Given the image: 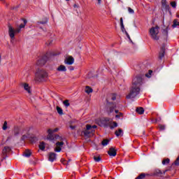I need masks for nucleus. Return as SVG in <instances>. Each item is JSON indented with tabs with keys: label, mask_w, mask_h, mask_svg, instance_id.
Instances as JSON below:
<instances>
[{
	"label": "nucleus",
	"mask_w": 179,
	"mask_h": 179,
	"mask_svg": "<svg viewBox=\"0 0 179 179\" xmlns=\"http://www.w3.org/2000/svg\"><path fill=\"white\" fill-rule=\"evenodd\" d=\"M143 76H136L132 80V87L130 90V92L127 95V99H135L138 94L141 92V86L143 85Z\"/></svg>",
	"instance_id": "nucleus-1"
},
{
	"label": "nucleus",
	"mask_w": 179,
	"mask_h": 179,
	"mask_svg": "<svg viewBox=\"0 0 179 179\" xmlns=\"http://www.w3.org/2000/svg\"><path fill=\"white\" fill-rule=\"evenodd\" d=\"M59 129L56 128L55 129H49L48 130V136L46 138V139H48V141H50V142H53V143H55V142L56 141V147L55 148V152H59L62 150V146H64V145L65 144L64 143V138H62V136H60L59 135H53L52 134H54V132H58Z\"/></svg>",
	"instance_id": "nucleus-2"
},
{
	"label": "nucleus",
	"mask_w": 179,
	"mask_h": 179,
	"mask_svg": "<svg viewBox=\"0 0 179 179\" xmlns=\"http://www.w3.org/2000/svg\"><path fill=\"white\" fill-rule=\"evenodd\" d=\"M23 24H20L17 28L15 29L13 27L9 25L8 26V36L11 38V40H15V36L16 34H19L20 31H22V29H24L26 27V24H27V20L23 19Z\"/></svg>",
	"instance_id": "nucleus-3"
},
{
	"label": "nucleus",
	"mask_w": 179,
	"mask_h": 179,
	"mask_svg": "<svg viewBox=\"0 0 179 179\" xmlns=\"http://www.w3.org/2000/svg\"><path fill=\"white\" fill-rule=\"evenodd\" d=\"M150 36L155 41L160 40V27L159 26L152 27L149 31Z\"/></svg>",
	"instance_id": "nucleus-4"
},
{
	"label": "nucleus",
	"mask_w": 179,
	"mask_h": 179,
	"mask_svg": "<svg viewBox=\"0 0 179 179\" xmlns=\"http://www.w3.org/2000/svg\"><path fill=\"white\" fill-rule=\"evenodd\" d=\"M97 128V126L96 125H90V124H87L86 125V129L83 131L82 134L85 135L87 137L92 136L93 135V133L94 132V129Z\"/></svg>",
	"instance_id": "nucleus-5"
},
{
	"label": "nucleus",
	"mask_w": 179,
	"mask_h": 179,
	"mask_svg": "<svg viewBox=\"0 0 179 179\" xmlns=\"http://www.w3.org/2000/svg\"><path fill=\"white\" fill-rule=\"evenodd\" d=\"M35 76L37 80H44V79H46L48 75L47 74V72H45V71L44 70H38V71L35 74Z\"/></svg>",
	"instance_id": "nucleus-6"
},
{
	"label": "nucleus",
	"mask_w": 179,
	"mask_h": 179,
	"mask_svg": "<svg viewBox=\"0 0 179 179\" xmlns=\"http://www.w3.org/2000/svg\"><path fill=\"white\" fill-rule=\"evenodd\" d=\"M120 27L121 30L123 33H125L127 37L129 38V40L132 43V40L131 39V36H129V34L128 32H127V30H125V27L124 26V20H122V17L120 18Z\"/></svg>",
	"instance_id": "nucleus-7"
},
{
	"label": "nucleus",
	"mask_w": 179,
	"mask_h": 179,
	"mask_svg": "<svg viewBox=\"0 0 179 179\" xmlns=\"http://www.w3.org/2000/svg\"><path fill=\"white\" fill-rule=\"evenodd\" d=\"M75 62V59L72 56H69L64 60V64L66 65H72Z\"/></svg>",
	"instance_id": "nucleus-8"
},
{
	"label": "nucleus",
	"mask_w": 179,
	"mask_h": 179,
	"mask_svg": "<svg viewBox=\"0 0 179 179\" xmlns=\"http://www.w3.org/2000/svg\"><path fill=\"white\" fill-rule=\"evenodd\" d=\"M108 154L111 157H115V156H117V151L115 150V149L110 148L108 151Z\"/></svg>",
	"instance_id": "nucleus-9"
},
{
	"label": "nucleus",
	"mask_w": 179,
	"mask_h": 179,
	"mask_svg": "<svg viewBox=\"0 0 179 179\" xmlns=\"http://www.w3.org/2000/svg\"><path fill=\"white\" fill-rule=\"evenodd\" d=\"M48 157L49 162H55L57 160V154L54 152H50Z\"/></svg>",
	"instance_id": "nucleus-10"
},
{
	"label": "nucleus",
	"mask_w": 179,
	"mask_h": 179,
	"mask_svg": "<svg viewBox=\"0 0 179 179\" xmlns=\"http://www.w3.org/2000/svg\"><path fill=\"white\" fill-rule=\"evenodd\" d=\"M22 86H23L24 90H26V92H27V93H29V94L31 93V91L30 90V86H29V84L23 83Z\"/></svg>",
	"instance_id": "nucleus-11"
},
{
	"label": "nucleus",
	"mask_w": 179,
	"mask_h": 179,
	"mask_svg": "<svg viewBox=\"0 0 179 179\" xmlns=\"http://www.w3.org/2000/svg\"><path fill=\"white\" fill-rule=\"evenodd\" d=\"M14 135L17 136L20 134H22V131H20V127L16 126L14 127L13 130Z\"/></svg>",
	"instance_id": "nucleus-12"
},
{
	"label": "nucleus",
	"mask_w": 179,
	"mask_h": 179,
	"mask_svg": "<svg viewBox=\"0 0 179 179\" xmlns=\"http://www.w3.org/2000/svg\"><path fill=\"white\" fill-rule=\"evenodd\" d=\"M166 171H162L160 169H156L154 172V176H162V174H164Z\"/></svg>",
	"instance_id": "nucleus-13"
},
{
	"label": "nucleus",
	"mask_w": 179,
	"mask_h": 179,
	"mask_svg": "<svg viewBox=\"0 0 179 179\" xmlns=\"http://www.w3.org/2000/svg\"><path fill=\"white\" fill-rule=\"evenodd\" d=\"M57 71L59 72H66V67L64 65H60L58 68H57Z\"/></svg>",
	"instance_id": "nucleus-14"
},
{
	"label": "nucleus",
	"mask_w": 179,
	"mask_h": 179,
	"mask_svg": "<svg viewBox=\"0 0 179 179\" xmlns=\"http://www.w3.org/2000/svg\"><path fill=\"white\" fill-rule=\"evenodd\" d=\"M115 135H116V136H122V135H124V131H122L121 129H119L115 132Z\"/></svg>",
	"instance_id": "nucleus-15"
},
{
	"label": "nucleus",
	"mask_w": 179,
	"mask_h": 179,
	"mask_svg": "<svg viewBox=\"0 0 179 179\" xmlns=\"http://www.w3.org/2000/svg\"><path fill=\"white\" fill-rule=\"evenodd\" d=\"M23 156H24V157H30V156H31V151L30 150H26Z\"/></svg>",
	"instance_id": "nucleus-16"
},
{
	"label": "nucleus",
	"mask_w": 179,
	"mask_h": 179,
	"mask_svg": "<svg viewBox=\"0 0 179 179\" xmlns=\"http://www.w3.org/2000/svg\"><path fill=\"white\" fill-rule=\"evenodd\" d=\"M10 150H11V149L10 147L6 146V147H4V149L3 150L2 153H3V155H6L7 153H9V152H10Z\"/></svg>",
	"instance_id": "nucleus-17"
},
{
	"label": "nucleus",
	"mask_w": 179,
	"mask_h": 179,
	"mask_svg": "<svg viewBox=\"0 0 179 179\" xmlns=\"http://www.w3.org/2000/svg\"><path fill=\"white\" fill-rule=\"evenodd\" d=\"M162 34L165 36V38H167V36H169V27H167L165 29H163Z\"/></svg>",
	"instance_id": "nucleus-18"
},
{
	"label": "nucleus",
	"mask_w": 179,
	"mask_h": 179,
	"mask_svg": "<svg viewBox=\"0 0 179 179\" xmlns=\"http://www.w3.org/2000/svg\"><path fill=\"white\" fill-rule=\"evenodd\" d=\"M85 93L87 94H90V93H93V89L89 86L85 87Z\"/></svg>",
	"instance_id": "nucleus-19"
},
{
	"label": "nucleus",
	"mask_w": 179,
	"mask_h": 179,
	"mask_svg": "<svg viewBox=\"0 0 179 179\" xmlns=\"http://www.w3.org/2000/svg\"><path fill=\"white\" fill-rule=\"evenodd\" d=\"M136 111V113H138V114H140V115H142L145 113V110L142 107L137 108Z\"/></svg>",
	"instance_id": "nucleus-20"
},
{
	"label": "nucleus",
	"mask_w": 179,
	"mask_h": 179,
	"mask_svg": "<svg viewBox=\"0 0 179 179\" xmlns=\"http://www.w3.org/2000/svg\"><path fill=\"white\" fill-rule=\"evenodd\" d=\"M36 64L39 66H43V65H45V60H44L43 59H39V60H38Z\"/></svg>",
	"instance_id": "nucleus-21"
},
{
	"label": "nucleus",
	"mask_w": 179,
	"mask_h": 179,
	"mask_svg": "<svg viewBox=\"0 0 179 179\" xmlns=\"http://www.w3.org/2000/svg\"><path fill=\"white\" fill-rule=\"evenodd\" d=\"M108 143H110V140H108V139H104V140L101 142L102 146H107V145H108Z\"/></svg>",
	"instance_id": "nucleus-22"
},
{
	"label": "nucleus",
	"mask_w": 179,
	"mask_h": 179,
	"mask_svg": "<svg viewBox=\"0 0 179 179\" xmlns=\"http://www.w3.org/2000/svg\"><path fill=\"white\" fill-rule=\"evenodd\" d=\"M57 111L59 115H62L64 114V110H62V108H61L59 106H57Z\"/></svg>",
	"instance_id": "nucleus-23"
},
{
	"label": "nucleus",
	"mask_w": 179,
	"mask_h": 179,
	"mask_svg": "<svg viewBox=\"0 0 179 179\" xmlns=\"http://www.w3.org/2000/svg\"><path fill=\"white\" fill-rule=\"evenodd\" d=\"M162 5L164 9L167 8V1L166 0H162Z\"/></svg>",
	"instance_id": "nucleus-24"
},
{
	"label": "nucleus",
	"mask_w": 179,
	"mask_h": 179,
	"mask_svg": "<svg viewBox=\"0 0 179 179\" xmlns=\"http://www.w3.org/2000/svg\"><path fill=\"white\" fill-rule=\"evenodd\" d=\"M39 148L41 150H44V149H45V143H44V142L41 143L39 145Z\"/></svg>",
	"instance_id": "nucleus-25"
},
{
	"label": "nucleus",
	"mask_w": 179,
	"mask_h": 179,
	"mask_svg": "<svg viewBox=\"0 0 179 179\" xmlns=\"http://www.w3.org/2000/svg\"><path fill=\"white\" fill-rule=\"evenodd\" d=\"M118 127V124L116 122H113V125L110 126V129H114V128H117Z\"/></svg>",
	"instance_id": "nucleus-26"
},
{
	"label": "nucleus",
	"mask_w": 179,
	"mask_h": 179,
	"mask_svg": "<svg viewBox=\"0 0 179 179\" xmlns=\"http://www.w3.org/2000/svg\"><path fill=\"white\" fill-rule=\"evenodd\" d=\"M3 130L6 131L8 129V122L5 121L3 125Z\"/></svg>",
	"instance_id": "nucleus-27"
},
{
	"label": "nucleus",
	"mask_w": 179,
	"mask_h": 179,
	"mask_svg": "<svg viewBox=\"0 0 179 179\" xmlns=\"http://www.w3.org/2000/svg\"><path fill=\"white\" fill-rule=\"evenodd\" d=\"M169 163H170V159H169V158L164 159L162 161V164H164V166L166 164H169Z\"/></svg>",
	"instance_id": "nucleus-28"
},
{
	"label": "nucleus",
	"mask_w": 179,
	"mask_h": 179,
	"mask_svg": "<svg viewBox=\"0 0 179 179\" xmlns=\"http://www.w3.org/2000/svg\"><path fill=\"white\" fill-rule=\"evenodd\" d=\"M63 104L65 106V107H69V106H71V104L69 103V100H65L63 102Z\"/></svg>",
	"instance_id": "nucleus-29"
},
{
	"label": "nucleus",
	"mask_w": 179,
	"mask_h": 179,
	"mask_svg": "<svg viewBox=\"0 0 179 179\" xmlns=\"http://www.w3.org/2000/svg\"><path fill=\"white\" fill-rule=\"evenodd\" d=\"M164 57V49H162V51L159 52V58L162 59Z\"/></svg>",
	"instance_id": "nucleus-30"
},
{
	"label": "nucleus",
	"mask_w": 179,
	"mask_h": 179,
	"mask_svg": "<svg viewBox=\"0 0 179 179\" xmlns=\"http://www.w3.org/2000/svg\"><path fill=\"white\" fill-rule=\"evenodd\" d=\"M152 73H153V71L152 70H149L148 73L145 74L146 78H151Z\"/></svg>",
	"instance_id": "nucleus-31"
},
{
	"label": "nucleus",
	"mask_w": 179,
	"mask_h": 179,
	"mask_svg": "<svg viewBox=\"0 0 179 179\" xmlns=\"http://www.w3.org/2000/svg\"><path fill=\"white\" fill-rule=\"evenodd\" d=\"M94 159L95 162H100V160H101V157H100V156H96V157L95 156V157H94Z\"/></svg>",
	"instance_id": "nucleus-32"
},
{
	"label": "nucleus",
	"mask_w": 179,
	"mask_h": 179,
	"mask_svg": "<svg viewBox=\"0 0 179 179\" xmlns=\"http://www.w3.org/2000/svg\"><path fill=\"white\" fill-rule=\"evenodd\" d=\"M171 6H172V8H176L177 7V3L176 1H171Z\"/></svg>",
	"instance_id": "nucleus-33"
},
{
	"label": "nucleus",
	"mask_w": 179,
	"mask_h": 179,
	"mask_svg": "<svg viewBox=\"0 0 179 179\" xmlns=\"http://www.w3.org/2000/svg\"><path fill=\"white\" fill-rule=\"evenodd\" d=\"M116 99H117V95L115 94H113L111 95V99L114 101V100H116Z\"/></svg>",
	"instance_id": "nucleus-34"
},
{
	"label": "nucleus",
	"mask_w": 179,
	"mask_h": 179,
	"mask_svg": "<svg viewBox=\"0 0 179 179\" xmlns=\"http://www.w3.org/2000/svg\"><path fill=\"white\" fill-rule=\"evenodd\" d=\"M128 11H129V13H131V15H133V13H135L134 10L129 7L128 8Z\"/></svg>",
	"instance_id": "nucleus-35"
},
{
	"label": "nucleus",
	"mask_w": 179,
	"mask_h": 179,
	"mask_svg": "<svg viewBox=\"0 0 179 179\" xmlns=\"http://www.w3.org/2000/svg\"><path fill=\"white\" fill-rule=\"evenodd\" d=\"M177 26H179V22H176V21H174L173 27H177Z\"/></svg>",
	"instance_id": "nucleus-36"
},
{
	"label": "nucleus",
	"mask_w": 179,
	"mask_h": 179,
	"mask_svg": "<svg viewBox=\"0 0 179 179\" xmlns=\"http://www.w3.org/2000/svg\"><path fill=\"white\" fill-rule=\"evenodd\" d=\"M111 113H114V108H110L109 114H111Z\"/></svg>",
	"instance_id": "nucleus-37"
},
{
	"label": "nucleus",
	"mask_w": 179,
	"mask_h": 179,
	"mask_svg": "<svg viewBox=\"0 0 179 179\" xmlns=\"http://www.w3.org/2000/svg\"><path fill=\"white\" fill-rule=\"evenodd\" d=\"M165 128H166V127H165L164 126H163V125L159 126V129H161V131L164 130Z\"/></svg>",
	"instance_id": "nucleus-38"
},
{
	"label": "nucleus",
	"mask_w": 179,
	"mask_h": 179,
	"mask_svg": "<svg viewBox=\"0 0 179 179\" xmlns=\"http://www.w3.org/2000/svg\"><path fill=\"white\" fill-rule=\"evenodd\" d=\"M98 2V5H101V0H96Z\"/></svg>",
	"instance_id": "nucleus-39"
},
{
	"label": "nucleus",
	"mask_w": 179,
	"mask_h": 179,
	"mask_svg": "<svg viewBox=\"0 0 179 179\" xmlns=\"http://www.w3.org/2000/svg\"><path fill=\"white\" fill-rule=\"evenodd\" d=\"M116 118H120V117H121L120 115H115Z\"/></svg>",
	"instance_id": "nucleus-40"
},
{
	"label": "nucleus",
	"mask_w": 179,
	"mask_h": 179,
	"mask_svg": "<svg viewBox=\"0 0 179 179\" xmlns=\"http://www.w3.org/2000/svg\"><path fill=\"white\" fill-rule=\"evenodd\" d=\"M115 113L116 114H118V110H115Z\"/></svg>",
	"instance_id": "nucleus-41"
},
{
	"label": "nucleus",
	"mask_w": 179,
	"mask_h": 179,
	"mask_svg": "<svg viewBox=\"0 0 179 179\" xmlns=\"http://www.w3.org/2000/svg\"><path fill=\"white\" fill-rule=\"evenodd\" d=\"M71 71H73V69H71Z\"/></svg>",
	"instance_id": "nucleus-42"
},
{
	"label": "nucleus",
	"mask_w": 179,
	"mask_h": 179,
	"mask_svg": "<svg viewBox=\"0 0 179 179\" xmlns=\"http://www.w3.org/2000/svg\"><path fill=\"white\" fill-rule=\"evenodd\" d=\"M71 128L72 129H73V127H71Z\"/></svg>",
	"instance_id": "nucleus-43"
},
{
	"label": "nucleus",
	"mask_w": 179,
	"mask_h": 179,
	"mask_svg": "<svg viewBox=\"0 0 179 179\" xmlns=\"http://www.w3.org/2000/svg\"><path fill=\"white\" fill-rule=\"evenodd\" d=\"M178 17H179V15H178Z\"/></svg>",
	"instance_id": "nucleus-44"
},
{
	"label": "nucleus",
	"mask_w": 179,
	"mask_h": 179,
	"mask_svg": "<svg viewBox=\"0 0 179 179\" xmlns=\"http://www.w3.org/2000/svg\"><path fill=\"white\" fill-rule=\"evenodd\" d=\"M66 1H69V0H66Z\"/></svg>",
	"instance_id": "nucleus-45"
}]
</instances>
